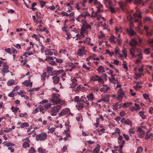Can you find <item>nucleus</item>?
Masks as SVG:
<instances>
[{"instance_id":"f257e3e1","label":"nucleus","mask_w":153,"mask_h":153,"mask_svg":"<svg viewBox=\"0 0 153 153\" xmlns=\"http://www.w3.org/2000/svg\"><path fill=\"white\" fill-rule=\"evenodd\" d=\"M59 94L53 93L50 98L51 102L53 103V104H61V105L63 104L62 101L59 98Z\"/></svg>"},{"instance_id":"f03ea898","label":"nucleus","mask_w":153,"mask_h":153,"mask_svg":"<svg viewBox=\"0 0 153 153\" xmlns=\"http://www.w3.org/2000/svg\"><path fill=\"white\" fill-rule=\"evenodd\" d=\"M61 105H57L52 107L51 109V115L52 116H55L57 115V113L61 108Z\"/></svg>"},{"instance_id":"7ed1b4c3","label":"nucleus","mask_w":153,"mask_h":153,"mask_svg":"<svg viewBox=\"0 0 153 153\" xmlns=\"http://www.w3.org/2000/svg\"><path fill=\"white\" fill-rule=\"evenodd\" d=\"M47 134L45 132H42L36 135V141H43L46 139Z\"/></svg>"},{"instance_id":"20e7f679","label":"nucleus","mask_w":153,"mask_h":153,"mask_svg":"<svg viewBox=\"0 0 153 153\" xmlns=\"http://www.w3.org/2000/svg\"><path fill=\"white\" fill-rule=\"evenodd\" d=\"M93 81L94 82L97 81L99 83L103 84L104 81L102 77L98 76L95 75L91 79V81Z\"/></svg>"},{"instance_id":"39448f33","label":"nucleus","mask_w":153,"mask_h":153,"mask_svg":"<svg viewBox=\"0 0 153 153\" xmlns=\"http://www.w3.org/2000/svg\"><path fill=\"white\" fill-rule=\"evenodd\" d=\"M85 47L84 46L82 47L79 48L77 52V54L79 56H82L83 55H85L87 51L85 50Z\"/></svg>"},{"instance_id":"423d86ee","label":"nucleus","mask_w":153,"mask_h":153,"mask_svg":"<svg viewBox=\"0 0 153 153\" xmlns=\"http://www.w3.org/2000/svg\"><path fill=\"white\" fill-rule=\"evenodd\" d=\"M102 86V87L100 89V91L104 93H108V91L111 89L110 87L108 85H103Z\"/></svg>"},{"instance_id":"0eeeda50","label":"nucleus","mask_w":153,"mask_h":153,"mask_svg":"<svg viewBox=\"0 0 153 153\" xmlns=\"http://www.w3.org/2000/svg\"><path fill=\"white\" fill-rule=\"evenodd\" d=\"M94 3L95 5H97V13H99L103 10L102 9V8H103V6L97 0H95L94 2Z\"/></svg>"},{"instance_id":"6e6552de","label":"nucleus","mask_w":153,"mask_h":153,"mask_svg":"<svg viewBox=\"0 0 153 153\" xmlns=\"http://www.w3.org/2000/svg\"><path fill=\"white\" fill-rule=\"evenodd\" d=\"M132 0H125L126 4L131 3ZM134 4H142L143 5V3L142 0H134Z\"/></svg>"},{"instance_id":"1a4fd4ad","label":"nucleus","mask_w":153,"mask_h":153,"mask_svg":"<svg viewBox=\"0 0 153 153\" xmlns=\"http://www.w3.org/2000/svg\"><path fill=\"white\" fill-rule=\"evenodd\" d=\"M129 44L131 47L136 48V46L138 45V43L135 39L133 38L130 41Z\"/></svg>"},{"instance_id":"9d476101","label":"nucleus","mask_w":153,"mask_h":153,"mask_svg":"<svg viewBox=\"0 0 153 153\" xmlns=\"http://www.w3.org/2000/svg\"><path fill=\"white\" fill-rule=\"evenodd\" d=\"M96 56L97 55L96 54L93 53L92 56H90L89 57L87 58L86 59V61H89L90 59H93L94 60H96L97 61H99L100 59L99 58H94V57H96Z\"/></svg>"},{"instance_id":"9b49d317","label":"nucleus","mask_w":153,"mask_h":153,"mask_svg":"<svg viewBox=\"0 0 153 153\" xmlns=\"http://www.w3.org/2000/svg\"><path fill=\"white\" fill-rule=\"evenodd\" d=\"M127 33L130 36L135 35L136 32H135L132 28L127 29L126 30Z\"/></svg>"},{"instance_id":"f8f14e48","label":"nucleus","mask_w":153,"mask_h":153,"mask_svg":"<svg viewBox=\"0 0 153 153\" xmlns=\"http://www.w3.org/2000/svg\"><path fill=\"white\" fill-rule=\"evenodd\" d=\"M70 111L69 108H66L62 110V111L58 114L59 117L68 114Z\"/></svg>"},{"instance_id":"ddd939ff","label":"nucleus","mask_w":153,"mask_h":153,"mask_svg":"<svg viewBox=\"0 0 153 153\" xmlns=\"http://www.w3.org/2000/svg\"><path fill=\"white\" fill-rule=\"evenodd\" d=\"M45 54L46 56H52L53 53L52 51H51V49L49 48H47L44 51Z\"/></svg>"},{"instance_id":"4468645a","label":"nucleus","mask_w":153,"mask_h":153,"mask_svg":"<svg viewBox=\"0 0 153 153\" xmlns=\"http://www.w3.org/2000/svg\"><path fill=\"white\" fill-rule=\"evenodd\" d=\"M52 78L53 80V82L55 84H57L59 81L60 78L57 76H54Z\"/></svg>"},{"instance_id":"2eb2a0df","label":"nucleus","mask_w":153,"mask_h":153,"mask_svg":"<svg viewBox=\"0 0 153 153\" xmlns=\"http://www.w3.org/2000/svg\"><path fill=\"white\" fill-rule=\"evenodd\" d=\"M118 142L119 144H120V150H121L124 146L125 143V141L123 140H118Z\"/></svg>"},{"instance_id":"dca6fc26","label":"nucleus","mask_w":153,"mask_h":153,"mask_svg":"<svg viewBox=\"0 0 153 153\" xmlns=\"http://www.w3.org/2000/svg\"><path fill=\"white\" fill-rule=\"evenodd\" d=\"M86 98L88 101H92L94 99L93 94L92 93H90L88 95L86 96Z\"/></svg>"},{"instance_id":"f3484780","label":"nucleus","mask_w":153,"mask_h":153,"mask_svg":"<svg viewBox=\"0 0 153 153\" xmlns=\"http://www.w3.org/2000/svg\"><path fill=\"white\" fill-rule=\"evenodd\" d=\"M97 71L98 73H102L105 72L103 66L102 65L99 66L97 68Z\"/></svg>"},{"instance_id":"a211bd4d","label":"nucleus","mask_w":153,"mask_h":153,"mask_svg":"<svg viewBox=\"0 0 153 153\" xmlns=\"http://www.w3.org/2000/svg\"><path fill=\"white\" fill-rule=\"evenodd\" d=\"M44 105H40L39 106V109L40 112L42 113L43 114H44L45 111H46L47 110L45 109Z\"/></svg>"},{"instance_id":"6ab92c4d","label":"nucleus","mask_w":153,"mask_h":153,"mask_svg":"<svg viewBox=\"0 0 153 153\" xmlns=\"http://www.w3.org/2000/svg\"><path fill=\"white\" fill-rule=\"evenodd\" d=\"M61 14L66 16L72 17L74 15V13L73 12L70 14H68V13L63 11L61 13Z\"/></svg>"},{"instance_id":"aec40b11","label":"nucleus","mask_w":153,"mask_h":153,"mask_svg":"<svg viewBox=\"0 0 153 153\" xmlns=\"http://www.w3.org/2000/svg\"><path fill=\"white\" fill-rule=\"evenodd\" d=\"M137 48L131 47L130 49V53L131 54V56L133 57H134L136 56L135 55L134 53L135 52V49H136Z\"/></svg>"},{"instance_id":"412c9836","label":"nucleus","mask_w":153,"mask_h":153,"mask_svg":"<svg viewBox=\"0 0 153 153\" xmlns=\"http://www.w3.org/2000/svg\"><path fill=\"white\" fill-rule=\"evenodd\" d=\"M153 134L152 133H149V132L148 131L146 132V135L145 137L146 140H148L151 137H153Z\"/></svg>"},{"instance_id":"4be33fe9","label":"nucleus","mask_w":153,"mask_h":153,"mask_svg":"<svg viewBox=\"0 0 153 153\" xmlns=\"http://www.w3.org/2000/svg\"><path fill=\"white\" fill-rule=\"evenodd\" d=\"M139 130L140 131V134H139V137L140 138H143L144 137L145 132L141 128H139Z\"/></svg>"},{"instance_id":"5701e85b","label":"nucleus","mask_w":153,"mask_h":153,"mask_svg":"<svg viewBox=\"0 0 153 153\" xmlns=\"http://www.w3.org/2000/svg\"><path fill=\"white\" fill-rule=\"evenodd\" d=\"M87 32L88 31H86V29L84 27H82L80 33V36H82V37H84V35L83 34L85 32Z\"/></svg>"},{"instance_id":"b1692460","label":"nucleus","mask_w":153,"mask_h":153,"mask_svg":"<svg viewBox=\"0 0 153 153\" xmlns=\"http://www.w3.org/2000/svg\"><path fill=\"white\" fill-rule=\"evenodd\" d=\"M85 22L83 24V26L86 29H91V26L88 24L85 21Z\"/></svg>"},{"instance_id":"393cba45","label":"nucleus","mask_w":153,"mask_h":153,"mask_svg":"<svg viewBox=\"0 0 153 153\" xmlns=\"http://www.w3.org/2000/svg\"><path fill=\"white\" fill-rule=\"evenodd\" d=\"M135 57H138V58H137V59L141 61L143 59V54L142 53H138L137 54V55H135Z\"/></svg>"},{"instance_id":"a878e982","label":"nucleus","mask_w":153,"mask_h":153,"mask_svg":"<svg viewBox=\"0 0 153 153\" xmlns=\"http://www.w3.org/2000/svg\"><path fill=\"white\" fill-rule=\"evenodd\" d=\"M36 150L33 147H31L29 149L28 153H35Z\"/></svg>"},{"instance_id":"bb28decb","label":"nucleus","mask_w":153,"mask_h":153,"mask_svg":"<svg viewBox=\"0 0 153 153\" xmlns=\"http://www.w3.org/2000/svg\"><path fill=\"white\" fill-rule=\"evenodd\" d=\"M64 71L62 69H61L59 70H57V71H54V73L56 75L55 76H57L59 75V74L60 73H63L64 72Z\"/></svg>"},{"instance_id":"cd10ccee","label":"nucleus","mask_w":153,"mask_h":153,"mask_svg":"<svg viewBox=\"0 0 153 153\" xmlns=\"http://www.w3.org/2000/svg\"><path fill=\"white\" fill-rule=\"evenodd\" d=\"M125 123L127 125H130L131 126L132 125V123L131 121L129 119H127L125 121Z\"/></svg>"},{"instance_id":"c85d7f7f","label":"nucleus","mask_w":153,"mask_h":153,"mask_svg":"<svg viewBox=\"0 0 153 153\" xmlns=\"http://www.w3.org/2000/svg\"><path fill=\"white\" fill-rule=\"evenodd\" d=\"M115 37L113 35L111 36L110 39V40L111 42H113L114 43L116 44V41L115 40Z\"/></svg>"},{"instance_id":"c756f323","label":"nucleus","mask_w":153,"mask_h":153,"mask_svg":"<svg viewBox=\"0 0 153 153\" xmlns=\"http://www.w3.org/2000/svg\"><path fill=\"white\" fill-rule=\"evenodd\" d=\"M14 81L13 79H11L8 81L7 83V84L8 86H11L14 84Z\"/></svg>"},{"instance_id":"7c9ffc66","label":"nucleus","mask_w":153,"mask_h":153,"mask_svg":"<svg viewBox=\"0 0 153 153\" xmlns=\"http://www.w3.org/2000/svg\"><path fill=\"white\" fill-rule=\"evenodd\" d=\"M82 14L83 15L84 18H85L87 16H90V14L88 13V12L87 11H84L82 13Z\"/></svg>"},{"instance_id":"2f4dec72","label":"nucleus","mask_w":153,"mask_h":153,"mask_svg":"<svg viewBox=\"0 0 153 153\" xmlns=\"http://www.w3.org/2000/svg\"><path fill=\"white\" fill-rule=\"evenodd\" d=\"M43 105L44 106V107H45V109L47 110V109L50 108L51 107V104L48 103Z\"/></svg>"},{"instance_id":"473e14b6","label":"nucleus","mask_w":153,"mask_h":153,"mask_svg":"<svg viewBox=\"0 0 153 153\" xmlns=\"http://www.w3.org/2000/svg\"><path fill=\"white\" fill-rule=\"evenodd\" d=\"M54 59H56V61L57 63H62L63 62V60L61 59L56 58L55 57H54Z\"/></svg>"},{"instance_id":"72a5a7b5","label":"nucleus","mask_w":153,"mask_h":153,"mask_svg":"<svg viewBox=\"0 0 153 153\" xmlns=\"http://www.w3.org/2000/svg\"><path fill=\"white\" fill-rule=\"evenodd\" d=\"M141 117L143 119H145L146 118V117L144 114V112L143 111H140L139 113Z\"/></svg>"},{"instance_id":"f704fd0d","label":"nucleus","mask_w":153,"mask_h":153,"mask_svg":"<svg viewBox=\"0 0 153 153\" xmlns=\"http://www.w3.org/2000/svg\"><path fill=\"white\" fill-rule=\"evenodd\" d=\"M38 151L39 153H45L46 150L43 149L41 148H39L38 149Z\"/></svg>"},{"instance_id":"c9c22d12","label":"nucleus","mask_w":153,"mask_h":153,"mask_svg":"<svg viewBox=\"0 0 153 153\" xmlns=\"http://www.w3.org/2000/svg\"><path fill=\"white\" fill-rule=\"evenodd\" d=\"M91 39L89 38H87L85 39V40L83 41V42L84 44L86 43L88 45L90 44V41Z\"/></svg>"},{"instance_id":"e433bc0d","label":"nucleus","mask_w":153,"mask_h":153,"mask_svg":"<svg viewBox=\"0 0 153 153\" xmlns=\"http://www.w3.org/2000/svg\"><path fill=\"white\" fill-rule=\"evenodd\" d=\"M143 149L142 146H139L137 148V151L136 153H141L143 151Z\"/></svg>"},{"instance_id":"4c0bfd02","label":"nucleus","mask_w":153,"mask_h":153,"mask_svg":"<svg viewBox=\"0 0 153 153\" xmlns=\"http://www.w3.org/2000/svg\"><path fill=\"white\" fill-rule=\"evenodd\" d=\"M23 147L24 148H26L27 147H30V144L29 143H27V142H24L23 144Z\"/></svg>"},{"instance_id":"58836bf2","label":"nucleus","mask_w":153,"mask_h":153,"mask_svg":"<svg viewBox=\"0 0 153 153\" xmlns=\"http://www.w3.org/2000/svg\"><path fill=\"white\" fill-rule=\"evenodd\" d=\"M134 16L135 17L140 18L141 17V13L140 12H139V13H135L134 14Z\"/></svg>"},{"instance_id":"ea45409f","label":"nucleus","mask_w":153,"mask_h":153,"mask_svg":"<svg viewBox=\"0 0 153 153\" xmlns=\"http://www.w3.org/2000/svg\"><path fill=\"white\" fill-rule=\"evenodd\" d=\"M8 68H4L3 69H0V70L1 71H2L3 72L5 73H8L10 72V71L8 69Z\"/></svg>"},{"instance_id":"a19ab883","label":"nucleus","mask_w":153,"mask_h":153,"mask_svg":"<svg viewBox=\"0 0 153 153\" xmlns=\"http://www.w3.org/2000/svg\"><path fill=\"white\" fill-rule=\"evenodd\" d=\"M30 82L27 80H25L22 83V84L26 86H28L30 85Z\"/></svg>"},{"instance_id":"79ce46f5","label":"nucleus","mask_w":153,"mask_h":153,"mask_svg":"<svg viewBox=\"0 0 153 153\" xmlns=\"http://www.w3.org/2000/svg\"><path fill=\"white\" fill-rule=\"evenodd\" d=\"M29 126V125L28 123H23L22 124H21L20 127L21 128H24L25 127H28Z\"/></svg>"},{"instance_id":"37998d69","label":"nucleus","mask_w":153,"mask_h":153,"mask_svg":"<svg viewBox=\"0 0 153 153\" xmlns=\"http://www.w3.org/2000/svg\"><path fill=\"white\" fill-rule=\"evenodd\" d=\"M100 150V147L98 146L96 147L94 149L93 153H98Z\"/></svg>"},{"instance_id":"c03bdc74","label":"nucleus","mask_w":153,"mask_h":153,"mask_svg":"<svg viewBox=\"0 0 153 153\" xmlns=\"http://www.w3.org/2000/svg\"><path fill=\"white\" fill-rule=\"evenodd\" d=\"M53 57L51 56H46L45 59L46 61H49L50 60H52L54 59Z\"/></svg>"},{"instance_id":"a18cd8bd","label":"nucleus","mask_w":153,"mask_h":153,"mask_svg":"<svg viewBox=\"0 0 153 153\" xmlns=\"http://www.w3.org/2000/svg\"><path fill=\"white\" fill-rule=\"evenodd\" d=\"M11 110L14 113H16L19 109V108H15L13 106H12Z\"/></svg>"},{"instance_id":"49530a36","label":"nucleus","mask_w":153,"mask_h":153,"mask_svg":"<svg viewBox=\"0 0 153 153\" xmlns=\"http://www.w3.org/2000/svg\"><path fill=\"white\" fill-rule=\"evenodd\" d=\"M53 70L52 67L48 66L47 68V72L48 73H50Z\"/></svg>"},{"instance_id":"de8ad7c7","label":"nucleus","mask_w":153,"mask_h":153,"mask_svg":"<svg viewBox=\"0 0 153 153\" xmlns=\"http://www.w3.org/2000/svg\"><path fill=\"white\" fill-rule=\"evenodd\" d=\"M83 15L82 14H81L80 15L78 16L79 17V18L80 19H81V22L82 23H83L85 21L83 19L84 17H83Z\"/></svg>"},{"instance_id":"09e8293b","label":"nucleus","mask_w":153,"mask_h":153,"mask_svg":"<svg viewBox=\"0 0 153 153\" xmlns=\"http://www.w3.org/2000/svg\"><path fill=\"white\" fill-rule=\"evenodd\" d=\"M91 10H92V14H91V15H90V16H89L88 17H96V16H97V13H97V12H96V13H95L94 14H93V13L94 12L93 11V9H92Z\"/></svg>"},{"instance_id":"8fccbe9b","label":"nucleus","mask_w":153,"mask_h":153,"mask_svg":"<svg viewBox=\"0 0 153 153\" xmlns=\"http://www.w3.org/2000/svg\"><path fill=\"white\" fill-rule=\"evenodd\" d=\"M148 43L150 46L153 47V39H149L148 40Z\"/></svg>"},{"instance_id":"3c124183","label":"nucleus","mask_w":153,"mask_h":153,"mask_svg":"<svg viewBox=\"0 0 153 153\" xmlns=\"http://www.w3.org/2000/svg\"><path fill=\"white\" fill-rule=\"evenodd\" d=\"M118 95L122 96H123L124 95V93L123 92V91L122 89L120 88L118 91Z\"/></svg>"},{"instance_id":"603ef678","label":"nucleus","mask_w":153,"mask_h":153,"mask_svg":"<svg viewBox=\"0 0 153 153\" xmlns=\"http://www.w3.org/2000/svg\"><path fill=\"white\" fill-rule=\"evenodd\" d=\"M46 72H44L42 74L41 76V79L43 80H45L46 79Z\"/></svg>"},{"instance_id":"864d4df0","label":"nucleus","mask_w":153,"mask_h":153,"mask_svg":"<svg viewBox=\"0 0 153 153\" xmlns=\"http://www.w3.org/2000/svg\"><path fill=\"white\" fill-rule=\"evenodd\" d=\"M77 107L78 109L80 110L84 108V105L83 104L81 103L78 104Z\"/></svg>"},{"instance_id":"5fc2aeb1","label":"nucleus","mask_w":153,"mask_h":153,"mask_svg":"<svg viewBox=\"0 0 153 153\" xmlns=\"http://www.w3.org/2000/svg\"><path fill=\"white\" fill-rule=\"evenodd\" d=\"M142 87L141 85H139L137 84H136V85L134 86V88L135 89L137 90H139L140 89H141L142 88Z\"/></svg>"},{"instance_id":"6e6d98bb","label":"nucleus","mask_w":153,"mask_h":153,"mask_svg":"<svg viewBox=\"0 0 153 153\" xmlns=\"http://www.w3.org/2000/svg\"><path fill=\"white\" fill-rule=\"evenodd\" d=\"M82 67L83 68L86 70L87 71H89L91 69V67H87L86 65L83 64L82 65Z\"/></svg>"},{"instance_id":"4d7b16f0","label":"nucleus","mask_w":153,"mask_h":153,"mask_svg":"<svg viewBox=\"0 0 153 153\" xmlns=\"http://www.w3.org/2000/svg\"><path fill=\"white\" fill-rule=\"evenodd\" d=\"M122 28L121 27H120L119 28H118V27H116L115 28V30L116 31V33H118L120 31H121L122 30Z\"/></svg>"},{"instance_id":"13d9d810","label":"nucleus","mask_w":153,"mask_h":153,"mask_svg":"<svg viewBox=\"0 0 153 153\" xmlns=\"http://www.w3.org/2000/svg\"><path fill=\"white\" fill-rule=\"evenodd\" d=\"M115 40L116 41V43L118 42V45H120L122 43V40L120 39H118L115 37Z\"/></svg>"},{"instance_id":"bf43d9fd","label":"nucleus","mask_w":153,"mask_h":153,"mask_svg":"<svg viewBox=\"0 0 153 153\" xmlns=\"http://www.w3.org/2000/svg\"><path fill=\"white\" fill-rule=\"evenodd\" d=\"M85 100H86V98L85 96H82L80 98L79 102H84Z\"/></svg>"},{"instance_id":"052dcab7","label":"nucleus","mask_w":153,"mask_h":153,"mask_svg":"<svg viewBox=\"0 0 153 153\" xmlns=\"http://www.w3.org/2000/svg\"><path fill=\"white\" fill-rule=\"evenodd\" d=\"M101 77L103 79H104L105 81H107V76L106 74H102Z\"/></svg>"},{"instance_id":"680f3d73","label":"nucleus","mask_w":153,"mask_h":153,"mask_svg":"<svg viewBox=\"0 0 153 153\" xmlns=\"http://www.w3.org/2000/svg\"><path fill=\"white\" fill-rule=\"evenodd\" d=\"M134 105L136 108H135V111L140 110V107L139 105L137 103H135Z\"/></svg>"},{"instance_id":"e2e57ef3","label":"nucleus","mask_w":153,"mask_h":153,"mask_svg":"<svg viewBox=\"0 0 153 153\" xmlns=\"http://www.w3.org/2000/svg\"><path fill=\"white\" fill-rule=\"evenodd\" d=\"M79 100L80 98L79 96H76L74 98V100L76 102H79Z\"/></svg>"},{"instance_id":"0e129e2a","label":"nucleus","mask_w":153,"mask_h":153,"mask_svg":"<svg viewBox=\"0 0 153 153\" xmlns=\"http://www.w3.org/2000/svg\"><path fill=\"white\" fill-rule=\"evenodd\" d=\"M48 129H49V131L50 132L52 133L55 131V128H50V127H49L48 128Z\"/></svg>"},{"instance_id":"69168bd1","label":"nucleus","mask_w":153,"mask_h":153,"mask_svg":"<svg viewBox=\"0 0 153 153\" xmlns=\"http://www.w3.org/2000/svg\"><path fill=\"white\" fill-rule=\"evenodd\" d=\"M6 145L7 147H8L10 146H14L15 145L11 142H8L6 144Z\"/></svg>"},{"instance_id":"338daca9","label":"nucleus","mask_w":153,"mask_h":153,"mask_svg":"<svg viewBox=\"0 0 153 153\" xmlns=\"http://www.w3.org/2000/svg\"><path fill=\"white\" fill-rule=\"evenodd\" d=\"M144 20L146 21L150 22L152 20L150 17L147 16L144 18Z\"/></svg>"},{"instance_id":"774afa93","label":"nucleus","mask_w":153,"mask_h":153,"mask_svg":"<svg viewBox=\"0 0 153 153\" xmlns=\"http://www.w3.org/2000/svg\"><path fill=\"white\" fill-rule=\"evenodd\" d=\"M49 64L52 66L56 65L57 64L54 61H51L49 62Z\"/></svg>"}]
</instances>
